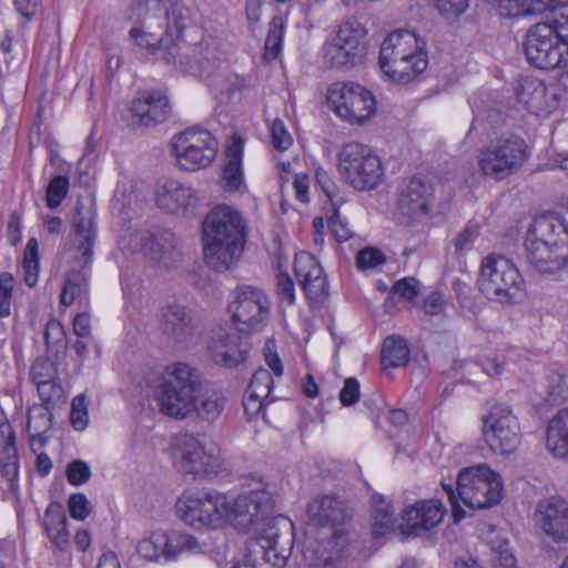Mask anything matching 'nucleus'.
<instances>
[{"instance_id": "nucleus-1", "label": "nucleus", "mask_w": 568, "mask_h": 568, "mask_svg": "<svg viewBox=\"0 0 568 568\" xmlns=\"http://www.w3.org/2000/svg\"><path fill=\"white\" fill-rule=\"evenodd\" d=\"M307 515L311 525L321 531L305 541L303 560L312 568H326L342 558L348 547L345 525L352 518V509L346 500L328 494L313 498Z\"/></svg>"}, {"instance_id": "nucleus-2", "label": "nucleus", "mask_w": 568, "mask_h": 568, "mask_svg": "<svg viewBox=\"0 0 568 568\" xmlns=\"http://www.w3.org/2000/svg\"><path fill=\"white\" fill-rule=\"evenodd\" d=\"M246 223L242 214L226 205L213 207L202 223L205 263L217 272L227 271L243 253Z\"/></svg>"}, {"instance_id": "nucleus-3", "label": "nucleus", "mask_w": 568, "mask_h": 568, "mask_svg": "<svg viewBox=\"0 0 568 568\" xmlns=\"http://www.w3.org/2000/svg\"><path fill=\"white\" fill-rule=\"evenodd\" d=\"M245 484L250 489L229 501L227 519L240 532H261L264 537L271 526L283 527V516H274L276 487L260 475H251Z\"/></svg>"}, {"instance_id": "nucleus-4", "label": "nucleus", "mask_w": 568, "mask_h": 568, "mask_svg": "<svg viewBox=\"0 0 568 568\" xmlns=\"http://www.w3.org/2000/svg\"><path fill=\"white\" fill-rule=\"evenodd\" d=\"M427 65L426 42L414 31H394L382 42L379 67L389 81L407 84L417 79Z\"/></svg>"}, {"instance_id": "nucleus-5", "label": "nucleus", "mask_w": 568, "mask_h": 568, "mask_svg": "<svg viewBox=\"0 0 568 568\" xmlns=\"http://www.w3.org/2000/svg\"><path fill=\"white\" fill-rule=\"evenodd\" d=\"M456 485L457 493L452 484H442L449 500L455 523L465 518V510L460 507L459 501L471 509H485L497 505L503 496L500 476L485 464L462 469Z\"/></svg>"}, {"instance_id": "nucleus-6", "label": "nucleus", "mask_w": 568, "mask_h": 568, "mask_svg": "<svg viewBox=\"0 0 568 568\" xmlns=\"http://www.w3.org/2000/svg\"><path fill=\"white\" fill-rule=\"evenodd\" d=\"M524 51L527 61L538 69L552 70L568 63V6L551 22H538L528 29Z\"/></svg>"}, {"instance_id": "nucleus-7", "label": "nucleus", "mask_w": 568, "mask_h": 568, "mask_svg": "<svg viewBox=\"0 0 568 568\" xmlns=\"http://www.w3.org/2000/svg\"><path fill=\"white\" fill-rule=\"evenodd\" d=\"M153 11L141 21L140 27L131 29L130 36L136 44L164 60L168 47L185 43L181 40V33L190 21V12L180 3H173L165 11L155 3Z\"/></svg>"}, {"instance_id": "nucleus-8", "label": "nucleus", "mask_w": 568, "mask_h": 568, "mask_svg": "<svg viewBox=\"0 0 568 568\" xmlns=\"http://www.w3.org/2000/svg\"><path fill=\"white\" fill-rule=\"evenodd\" d=\"M94 212L78 205L73 216V258L79 268H72L67 273L64 285L60 295V302L70 306L75 300L87 296L89 264L93 254L95 240Z\"/></svg>"}, {"instance_id": "nucleus-9", "label": "nucleus", "mask_w": 568, "mask_h": 568, "mask_svg": "<svg viewBox=\"0 0 568 568\" xmlns=\"http://www.w3.org/2000/svg\"><path fill=\"white\" fill-rule=\"evenodd\" d=\"M477 284L488 300L503 305L519 304L526 296L524 277L503 255L489 254L481 260Z\"/></svg>"}, {"instance_id": "nucleus-10", "label": "nucleus", "mask_w": 568, "mask_h": 568, "mask_svg": "<svg viewBox=\"0 0 568 568\" xmlns=\"http://www.w3.org/2000/svg\"><path fill=\"white\" fill-rule=\"evenodd\" d=\"M199 385L200 375L189 364L175 363L169 366L165 379L154 392V400L160 412L178 419L189 417Z\"/></svg>"}, {"instance_id": "nucleus-11", "label": "nucleus", "mask_w": 568, "mask_h": 568, "mask_svg": "<svg viewBox=\"0 0 568 568\" xmlns=\"http://www.w3.org/2000/svg\"><path fill=\"white\" fill-rule=\"evenodd\" d=\"M528 156V145L524 139L501 135L478 149L476 163L483 176L503 181L520 170Z\"/></svg>"}, {"instance_id": "nucleus-12", "label": "nucleus", "mask_w": 568, "mask_h": 568, "mask_svg": "<svg viewBox=\"0 0 568 568\" xmlns=\"http://www.w3.org/2000/svg\"><path fill=\"white\" fill-rule=\"evenodd\" d=\"M342 180L357 191L372 190L383 180L384 168L373 149L359 142L345 143L337 154Z\"/></svg>"}, {"instance_id": "nucleus-13", "label": "nucleus", "mask_w": 568, "mask_h": 568, "mask_svg": "<svg viewBox=\"0 0 568 568\" xmlns=\"http://www.w3.org/2000/svg\"><path fill=\"white\" fill-rule=\"evenodd\" d=\"M179 518L194 529L215 528L229 514V500L215 490H191L175 504Z\"/></svg>"}, {"instance_id": "nucleus-14", "label": "nucleus", "mask_w": 568, "mask_h": 568, "mask_svg": "<svg viewBox=\"0 0 568 568\" xmlns=\"http://www.w3.org/2000/svg\"><path fill=\"white\" fill-rule=\"evenodd\" d=\"M283 527L271 526L264 537H257L242 562L231 568H284L293 549V524L282 520Z\"/></svg>"}, {"instance_id": "nucleus-15", "label": "nucleus", "mask_w": 568, "mask_h": 568, "mask_svg": "<svg viewBox=\"0 0 568 568\" xmlns=\"http://www.w3.org/2000/svg\"><path fill=\"white\" fill-rule=\"evenodd\" d=\"M367 49V29L357 19L348 18L325 44V59L332 68L349 70L364 62Z\"/></svg>"}, {"instance_id": "nucleus-16", "label": "nucleus", "mask_w": 568, "mask_h": 568, "mask_svg": "<svg viewBox=\"0 0 568 568\" xmlns=\"http://www.w3.org/2000/svg\"><path fill=\"white\" fill-rule=\"evenodd\" d=\"M217 151V140L205 129L187 128L172 138V152L178 165L185 171L210 166Z\"/></svg>"}, {"instance_id": "nucleus-17", "label": "nucleus", "mask_w": 568, "mask_h": 568, "mask_svg": "<svg viewBox=\"0 0 568 568\" xmlns=\"http://www.w3.org/2000/svg\"><path fill=\"white\" fill-rule=\"evenodd\" d=\"M327 103L334 113L351 124H363L376 112L371 91L354 82H336L327 90Z\"/></svg>"}, {"instance_id": "nucleus-18", "label": "nucleus", "mask_w": 568, "mask_h": 568, "mask_svg": "<svg viewBox=\"0 0 568 568\" xmlns=\"http://www.w3.org/2000/svg\"><path fill=\"white\" fill-rule=\"evenodd\" d=\"M164 60L178 71L209 78L221 64V55L213 39L166 48Z\"/></svg>"}, {"instance_id": "nucleus-19", "label": "nucleus", "mask_w": 568, "mask_h": 568, "mask_svg": "<svg viewBox=\"0 0 568 568\" xmlns=\"http://www.w3.org/2000/svg\"><path fill=\"white\" fill-rule=\"evenodd\" d=\"M483 436L494 453L513 454L521 442L518 417L505 404L494 405L483 417Z\"/></svg>"}, {"instance_id": "nucleus-20", "label": "nucleus", "mask_w": 568, "mask_h": 568, "mask_svg": "<svg viewBox=\"0 0 568 568\" xmlns=\"http://www.w3.org/2000/svg\"><path fill=\"white\" fill-rule=\"evenodd\" d=\"M232 321L241 332H260L266 325L271 313L267 295L260 288L242 285L233 292L229 304Z\"/></svg>"}, {"instance_id": "nucleus-21", "label": "nucleus", "mask_w": 568, "mask_h": 568, "mask_svg": "<svg viewBox=\"0 0 568 568\" xmlns=\"http://www.w3.org/2000/svg\"><path fill=\"white\" fill-rule=\"evenodd\" d=\"M129 246L162 268L173 267L181 258L175 235L168 231H135L129 234Z\"/></svg>"}, {"instance_id": "nucleus-22", "label": "nucleus", "mask_w": 568, "mask_h": 568, "mask_svg": "<svg viewBox=\"0 0 568 568\" xmlns=\"http://www.w3.org/2000/svg\"><path fill=\"white\" fill-rule=\"evenodd\" d=\"M176 467L183 474L211 477L221 471L217 457L205 452L203 444L192 434H181L175 439Z\"/></svg>"}, {"instance_id": "nucleus-23", "label": "nucleus", "mask_w": 568, "mask_h": 568, "mask_svg": "<svg viewBox=\"0 0 568 568\" xmlns=\"http://www.w3.org/2000/svg\"><path fill=\"white\" fill-rule=\"evenodd\" d=\"M516 97L526 110L539 116H547L559 106L558 89L530 75L518 80Z\"/></svg>"}, {"instance_id": "nucleus-24", "label": "nucleus", "mask_w": 568, "mask_h": 568, "mask_svg": "<svg viewBox=\"0 0 568 568\" xmlns=\"http://www.w3.org/2000/svg\"><path fill=\"white\" fill-rule=\"evenodd\" d=\"M537 526L544 534V541L568 545V501L549 498L540 501L535 513Z\"/></svg>"}, {"instance_id": "nucleus-25", "label": "nucleus", "mask_w": 568, "mask_h": 568, "mask_svg": "<svg viewBox=\"0 0 568 568\" xmlns=\"http://www.w3.org/2000/svg\"><path fill=\"white\" fill-rule=\"evenodd\" d=\"M295 276L310 302L322 303L328 297V280L317 258L300 252L294 258Z\"/></svg>"}, {"instance_id": "nucleus-26", "label": "nucleus", "mask_w": 568, "mask_h": 568, "mask_svg": "<svg viewBox=\"0 0 568 568\" xmlns=\"http://www.w3.org/2000/svg\"><path fill=\"white\" fill-rule=\"evenodd\" d=\"M525 247L528 263L539 273H555L566 264V255L560 248L539 239L535 230L527 233Z\"/></svg>"}, {"instance_id": "nucleus-27", "label": "nucleus", "mask_w": 568, "mask_h": 568, "mask_svg": "<svg viewBox=\"0 0 568 568\" xmlns=\"http://www.w3.org/2000/svg\"><path fill=\"white\" fill-rule=\"evenodd\" d=\"M159 328L169 343H183L194 332L192 315L183 305L168 304L160 310Z\"/></svg>"}, {"instance_id": "nucleus-28", "label": "nucleus", "mask_w": 568, "mask_h": 568, "mask_svg": "<svg viewBox=\"0 0 568 568\" xmlns=\"http://www.w3.org/2000/svg\"><path fill=\"white\" fill-rule=\"evenodd\" d=\"M445 514L446 509L439 500H422L404 510L403 520L409 534L420 536L439 525Z\"/></svg>"}, {"instance_id": "nucleus-29", "label": "nucleus", "mask_w": 568, "mask_h": 568, "mask_svg": "<svg viewBox=\"0 0 568 568\" xmlns=\"http://www.w3.org/2000/svg\"><path fill=\"white\" fill-rule=\"evenodd\" d=\"M158 206L172 214L186 213L196 204L195 191L175 180L159 185L155 191Z\"/></svg>"}, {"instance_id": "nucleus-30", "label": "nucleus", "mask_w": 568, "mask_h": 568, "mask_svg": "<svg viewBox=\"0 0 568 568\" xmlns=\"http://www.w3.org/2000/svg\"><path fill=\"white\" fill-rule=\"evenodd\" d=\"M131 111L141 125L154 126L168 119L169 100L161 91H144L132 101Z\"/></svg>"}, {"instance_id": "nucleus-31", "label": "nucleus", "mask_w": 568, "mask_h": 568, "mask_svg": "<svg viewBox=\"0 0 568 568\" xmlns=\"http://www.w3.org/2000/svg\"><path fill=\"white\" fill-rule=\"evenodd\" d=\"M159 541L162 544V557L166 560H175L184 554L212 556V545L191 534L176 530L159 534Z\"/></svg>"}, {"instance_id": "nucleus-32", "label": "nucleus", "mask_w": 568, "mask_h": 568, "mask_svg": "<svg viewBox=\"0 0 568 568\" xmlns=\"http://www.w3.org/2000/svg\"><path fill=\"white\" fill-rule=\"evenodd\" d=\"M210 352L215 364L233 368L246 361L250 346L237 333H232L215 338Z\"/></svg>"}, {"instance_id": "nucleus-33", "label": "nucleus", "mask_w": 568, "mask_h": 568, "mask_svg": "<svg viewBox=\"0 0 568 568\" xmlns=\"http://www.w3.org/2000/svg\"><path fill=\"white\" fill-rule=\"evenodd\" d=\"M432 194L430 184L419 178H412L399 194L398 207L403 214L412 217L426 214Z\"/></svg>"}, {"instance_id": "nucleus-34", "label": "nucleus", "mask_w": 568, "mask_h": 568, "mask_svg": "<svg viewBox=\"0 0 568 568\" xmlns=\"http://www.w3.org/2000/svg\"><path fill=\"white\" fill-rule=\"evenodd\" d=\"M244 140L234 134L226 145V162L223 169L222 186L226 191H239L244 185L242 168Z\"/></svg>"}, {"instance_id": "nucleus-35", "label": "nucleus", "mask_w": 568, "mask_h": 568, "mask_svg": "<svg viewBox=\"0 0 568 568\" xmlns=\"http://www.w3.org/2000/svg\"><path fill=\"white\" fill-rule=\"evenodd\" d=\"M225 405L226 398L221 390L206 386L203 387L200 383L193 397L192 413L200 420L212 424L221 416Z\"/></svg>"}, {"instance_id": "nucleus-36", "label": "nucleus", "mask_w": 568, "mask_h": 568, "mask_svg": "<svg viewBox=\"0 0 568 568\" xmlns=\"http://www.w3.org/2000/svg\"><path fill=\"white\" fill-rule=\"evenodd\" d=\"M546 447L556 457H568V409L559 410L547 427Z\"/></svg>"}, {"instance_id": "nucleus-37", "label": "nucleus", "mask_w": 568, "mask_h": 568, "mask_svg": "<svg viewBox=\"0 0 568 568\" xmlns=\"http://www.w3.org/2000/svg\"><path fill=\"white\" fill-rule=\"evenodd\" d=\"M67 517L60 505H50L44 514V527L51 542L59 549L69 544Z\"/></svg>"}, {"instance_id": "nucleus-38", "label": "nucleus", "mask_w": 568, "mask_h": 568, "mask_svg": "<svg viewBox=\"0 0 568 568\" xmlns=\"http://www.w3.org/2000/svg\"><path fill=\"white\" fill-rule=\"evenodd\" d=\"M381 361L384 368L405 366L409 361L407 342L399 335H390L383 342Z\"/></svg>"}, {"instance_id": "nucleus-39", "label": "nucleus", "mask_w": 568, "mask_h": 568, "mask_svg": "<svg viewBox=\"0 0 568 568\" xmlns=\"http://www.w3.org/2000/svg\"><path fill=\"white\" fill-rule=\"evenodd\" d=\"M372 513V534L375 538L384 537L394 530V509L383 496L374 497Z\"/></svg>"}, {"instance_id": "nucleus-40", "label": "nucleus", "mask_w": 568, "mask_h": 568, "mask_svg": "<svg viewBox=\"0 0 568 568\" xmlns=\"http://www.w3.org/2000/svg\"><path fill=\"white\" fill-rule=\"evenodd\" d=\"M52 426V414L50 406L38 404L29 408L27 430L30 439L38 438L41 440L42 434L48 432Z\"/></svg>"}, {"instance_id": "nucleus-41", "label": "nucleus", "mask_w": 568, "mask_h": 568, "mask_svg": "<svg viewBox=\"0 0 568 568\" xmlns=\"http://www.w3.org/2000/svg\"><path fill=\"white\" fill-rule=\"evenodd\" d=\"M488 542L493 568H517L516 558L506 538L496 535Z\"/></svg>"}, {"instance_id": "nucleus-42", "label": "nucleus", "mask_w": 568, "mask_h": 568, "mask_svg": "<svg viewBox=\"0 0 568 568\" xmlns=\"http://www.w3.org/2000/svg\"><path fill=\"white\" fill-rule=\"evenodd\" d=\"M22 266L24 271V282L29 287H33L38 282L39 270V250L38 241L34 237L29 239L24 254Z\"/></svg>"}, {"instance_id": "nucleus-43", "label": "nucleus", "mask_w": 568, "mask_h": 568, "mask_svg": "<svg viewBox=\"0 0 568 568\" xmlns=\"http://www.w3.org/2000/svg\"><path fill=\"white\" fill-rule=\"evenodd\" d=\"M44 339L49 352L59 354L68 347L67 334L63 325L54 318L48 321L44 329Z\"/></svg>"}, {"instance_id": "nucleus-44", "label": "nucleus", "mask_w": 568, "mask_h": 568, "mask_svg": "<svg viewBox=\"0 0 568 568\" xmlns=\"http://www.w3.org/2000/svg\"><path fill=\"white\" fill-rule=\"evenodd\" d=\"M548 396L551 403L568 397V368L559 367L550 372L548 375Z\"/></svg>"}, {"instance_id": "nucleus-45", "label": "nucleus", "mask_w": 568, "mask_h": 568, "mask_svg": "<svg viewBox=\"0 0 568 568\" xmlns=\"http://www.w3.org/2000/svg\"><path fill=\"white\" fill-rule=\"evenodd\" d=\"M36 386L43 405L54 407L65 402L64 389L59 377L49 382L39 383Z\"/></svg>"}, {"instance_id": "nucleus-46", "label": "nucleus", "mask_w": 568, "mask_h": 568, "mask_svg": "<svg viewBox=\"0 0 568 568\" xmlns=\"http://www.w3.org/2000/svg\"><path fill=\"white\" fill-rule=\"evenodd\" d=\"M69 178L65 175L53 176L45 192V201L49 209L54 210L61 205L69 191Z\"/></svg>"}, {"instance_id": "nucleus-47", "label": "nucleus", "mask_w": 568, "mask_h": 568, "mask_svg": "<svg viewBox=\"0 0 568 568\" xmlns=\"http://www.w3.org/2000/svg\"><path fill=\"white\" fill-rule=\"evenodd\" d=\"M284 34V22L281 17H274L270 23L268 32L265 39V54L270 59H275L282 48Z\"/></svg>"}, {"instance_id": "nucleus-48", "label": "nucleus", "mask_w": 568, "mask_h": 568, "mask_svg": "<svg viewBox=\"0 0 568 568\" xmlns=\"http://www.w3.org/2000/svg\"><path fill=\"white\" fill-rule=\"evenodd\" d=\"M273 387V377L267 369L260 368L257 369L250 382V385L246 392L254 394V396L264 397L268 400L270 394Z\"/></svg>"}, {"instance_id": "nucleus-49", "label": "nucleus", "mask_w": 568, "mask_h": 568, "mask_svg": "<svg viewBox=\"0 0 568 568\" xmlns=\"http://www.w3.org/2000/svg\"><path fill=\"white\" fill-rule=\"evenodd\" d=\"M32 382L38 385L58 378L57 365L48 358L39 357L31 367Z\"/></svg>"}, {"instance_id": "nucleus-50", "label": "nucleus", "mask_w": 568, "mask_h": 568, "mask_svg": "<svg viewBox=\"0 0 568 568\" xmlns=\"http://www.w3.org/2000/svg\"><path fill=\"white\" fill-rule=\"evenodd\" d=\"M276 296L281 304L291 306L295 303V283L286 272L276 276Z\"/></svg>"}, {"instance_id": "nucleus-51", "label": "nucleus", "mask_w": 568, "mask_h": 568, "mask_svg": "<svg viewBox=\"0 0 568 568\" xmlns=\"http://www.w3.org/2000/svg\"><path fill=\"white\" fill-rule=\"evenodd\" d=\"M65 475L71 485L81 486L90 479L91 468L88 463L77 459L67 466Z\"/></svg>"}, {"instance_id": "nucleus-52", "label": "nucleus", "mask_w": 568, "mask_h": 568, "mask_svg": "<svg viewBox=\"0 0 568 568\" xmlns=\"http://www.w3.org/2000/svg\"><path fill=\"white\" fill-rule=\"evenodd\" d=\"M386 262L383 252L375 247H365L357 253L356 266L359 270L377 267Z\"/></svg>"}, {"instance_id": "nucleus-53", "label": "nucleus", "mask_w": 568, "mask_h": 568, "mask_svg": "<svg viewBox=\"0 0 568 568\" xmlns=\"http://www.w3.org/2000/svg\"><path fill=\"white\" fill-rule=\"evenodd\" d=\"M70 419L75 430H83L88 425V406L84 395H78L71 404Z\"/></svg>"}, {"instance_id": "nucleus-54", "label": "nucleus", "mask_w": 568, "mask_h": 568, "mask_svg": "<svg viewBox=\"0 0 568 568\" xmlns=\"http://www.w3.org/2000/svg\"><path fill=\"white\" fill-rule=\"evenodd\" d=\"M14 278L10 273L0 274V317L10 315Z\"/></svg>"}, {"instance_id": "nucleus-55", "label": "nucleus", "mask_w": 568, "mask_h": 568, "mask_svg": "<svg viewBox=\"0 0 568 568\" xmlns=\"http://www.w3.org/2000/svg\"><path fill=\"white\" fill-rule=\"evenodd\" d=\"M68 509L72 518L84 520L91 513V504L83 494L77 493L69 497Z\"/></svg>"}, {"instance_id": "nucleus-56", "label": "nucleus", "mask_w": 568, "mask_h": 568, "mask_svg": "<svg viewBox=\"0 0 568 568\" xmlns=\"http://www.w3.org/2000/svg\"><path fill=\"white\" fill-rule=\"evenodd\" d=\"M271 136L273 146L280 151L287 150L293 143L291 134L280 119L273 121L271 125Z\"/></svg>"}, {"instance_id": "nucleus-57", "label": "nucleus", "mask_w": 568, "mask_h": 568, "mask_svg": "<svg viewBox=\"0 0 568 568\" xmlns=\"http://www.w3.org/2000/svg\"><path fill=\"white\" fill-rule=\"evenodd\" d=\"M328 223L332 232L334 233L338 242L347 241L351 237L352 232L348 227V223L345 220H343L337 207L333 209V213L328 217Z\"/></svg>"}, {"instance_id": "nucleus-58", "label": "nucleus", "mask_w": 568, "mask_h": 568, "mask_svg": "<svg viewBox=\"0 0 568 568\" xmlns=\"http://www.w3.org/2000/svg\"><path fill=\"white\" fill-rule=\"evenodd\" d=\"M434 7L447 17L462 14L468 8V0H430Z\"/></svg>"}, {"instance_id": "nucleus-59", "label": "nucleus", "mask_w": 568, "mask_h": 568, "mask_svg": "<svg viewBox=\"0 0 568 568\" xmlns=\"http://www.w3.org/2000/svg\"><path fill=\"white\" fill-rule=\"evenodd\" d=\"M479 235L478 225H467L455 239L454 245L456 253H462L470 248L474 241Z\"/></svg>"}, {"instance_id": "nucleus-60", "label": "nucleus", "mask_w": 568, "mask_h": 568, "mask_svg": "<svg viewBox=\"0 0 568 568\" xmlns=\"http://www.w3.org/2000/svg\"><path fill=\"white\" fill-rule=\"evenodd\" d=\"M359 399V383L356 378L349 377L344 382L339 392V400L344 406H352Z\"/></svg>"}, {"instance_id": "nucleus-61", "label": "nucleus", "mask_w": 568, "mask_h": 568, "mask_svg": "<svg viewBox=\"0 0 568 568\" xmlns=\"http://www.w3.org/2000/svg\"><path fill=\"white\" fill-rule=\"evenodd\" d=\"M138 551L150 560H158L162 556V544L159 541V534L153 535L151 539L141 540L138 545Z\"/></svg>"}, {"instance_id": "nucleus-62", "label": "nucleus", "mask_w": 568, "mask_h": 568, "mask_svg": "<svg viewBox=\"0 0 568 568\" xmlns=\"http://www.w3.org/2000/svg\"><path fill=\"white\" fill-rule=\"evenodd\" d=\"M491 3L501 17H519L523 16L521 0H491Z\"/></svg>"}, {"instance_id": "nucleus-63", "label": "nucleus", "mask_w": 568, "mask_h": 568, "mask_svg": "<svg viewBox=\"0 0 568 568\" xmlns=\"http://www.w3.org/2000/svg\"><path fill=\"white\" fill-rule=\"evenodd\" d=\"M268 402L270 400L264 397H257L254 396V394L245 392V395L243 397V407L245 414L248 416V418L258 416L263 412L266 403Z\"/></svg>"}, {"instance_id": "nucleus-64", "label": "nucleus", "mask_w": 568, "mask_h": 568, "mask_svg": "<svg viewBox=\"0 0 568 568\" xmlns=\"http://www.w3.org/2000/svg\"><path fill=\"white\" fill-rule=\"evenodd\" d=\"M393 293L410 301L417 295L416 282L414 278H403L397 281L393 286Z\"/></svg>"}]
</instances>
